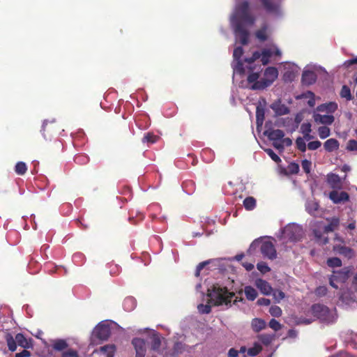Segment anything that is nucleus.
<instances>
[{
  "label": "nucleus",
  "instance_id": "obj_38",
  "mask_svg": "<svg viewBox=\"0 0 357 357\" xmlns=\"http://www.w3.org/2000/svg\"><path fill=\"white\" fill-rule=\"evenodd\" d=\"M340 96L342 98H345L347 100H351L352 98L350 89L347 85H344L342 87L340 91Z\"/></svg>",
  "mask_w": 357,
  "mask_h": 357
},
{
  "label": "nucleus",
  "instance_id": "obj_58",
  "mask_svg": "<svg viewBox=\"0 0 357 357\" xmlns=\"http://www.w3.org/2000/svg\"><path fill=\"white\" fill-rule=\"evenodd\" d=\"M62 357H78V354L76 351L69 350L66 352H64L62 355Z\"/></svg>",
  "mask_w": 357,
  "mask_h": 357
},
{
  "label": "nucleus",
  "instance_id": "obj_53",
  "mask_svg": "<svg viewBox=\"0 0 357 357\" xmlns=\"http://www.w3.org/2000/svg\"><path fill=\"white\" fill-rule=\"evenodd\" d=\"M288 171L290 174H297L299 171V166L298 164L292 162L288 165Z\"/></svg>",
  "mask_w": 357,
  "mask_h": 357
},
{
  "label": "nucleus",
  "instance_id": "obj_26",
  "mask_svg": "<svg viewBox=\"0 0 357 357\" xmlns=\"http://www.w3.org/2000/svg\"><path fill=\"white\" fill-rule=\"evenodd\" d=\"M161 346V338L158 333L154 332L151 336V349L158 351Z\"/></svg>",
  "mask_w": 357,
  "mask_h": 357
},
{
  "label": "nucleus",
  "instance_id": "obj_29",
  "mask_svg": "<svg viewBox=\"0 0 357 357\" xmlns=\"http://www.w3.org/2000/svg\"><path fill=\"white\" fill-rule=\"evenodd\" d=\"M52 346L56 351H62L67 348L68 344L65 340L56 339L52 340Z\"/></svg>",
  "mask_w": 357,
  "mask_h": 357
},
{
  "label": "nucleus",
  "instance_id": "obj_54",
  "mask_svg": "<svg viewBox=\"0 0 357 357\" xmlns=\"http://www.w3.org/2000/svg\"><path fill=\"white\" fill-rule=\"evenodd\" d=\"M347 149L350 151H357V141L350 139L347 143Z\"/></svg>",
  "mask_w": 357,
  "mask_h": 357
},
{
  "label": "nucleus",
  "instance_id": "obj_21",
  "mask_svg": "<svg viewBox=\"0 0 357 357\" xmlns=\"http://www.w3.org/2000/svg\"><path fill=\"white\" fill-rule=\"evenodd\" d=\"M339 146H340L339 142L336 139H334V138L328 139L324 143V147L325 150L327 152H330V153L337 150L339 149Z\"/></svg>",
  "mask_w": 357,
  "mask_h": 357
},
{
  "label": "nucleus",
  "instance_id": "obj_22",
  "mask_svg": "<svg viewBox=\"0 0 357 357\" xmlns=\"http://www.w3.org/2000/svg\"><path fill=\"white\" fill-rule=\"evenodd\" d=\"M334 250L337 253L344 255V257H346L349 259L351 258L354 256L353 250L350 248H348L346 246H342V245L335 246L334 248Z\"/></svg>",
  "mask_w": 357,
  "mask_h": 357
},
{
  "label": "nucleus",
  "instance_id": "obj_25",
  "mask_svg": "<svg viewBox=\"0 0 357 357\" xmlns=\"http://www.w3.org/2000/svg\"><path fill=\"white\" fill-rule=\"evenodd\" d=\"M123 309L126 311L130 312L136 307V301L133 297H127L124 299L123 303Z\"/></svg>",
  "mask_w": 357,
  "mask_h": 357
},
{
  "label": "nucleus",
  "instance_id": "obj_40",
  "mask_svg": "<svg viewBox=\"0 0 357 357\" xmlns=\"http://www.w3.org/2000/svg\"><path fill=\"white\" fill-rule=\"evenodd\" d=\"M327 264L328 266L332 267V268L340 267L342 266V261L337 257H332V258H329L327 260Z\"/></svg>",
  "mask_w": 357,
  "mask_h": 357
},
{
  "label": "nucleus",
  "instance_id": "obj_41",
  "mask_svg": "<svg viewBox=\"0 0 357 357\" xmlns=\"http://www.w3.org/2000/svg\"><path fill=\"white\" fill-rule=\"evenodd\" d=\"M158 139V137L154 135L152 133L148 132L146 133L142 139V142L144 143H155Z\"/></svg>",
  "mask_w": 357,
  "mask_h": 357
},
{
  "label": "nucleus",
  "instance_id": "obj_19",
  "mask_svg": "<svg viewBox=\"0 0 357 357\" xmlns=\"http://www.w3.org/2000/svg\"><path fill=\"white\" fill-rule=\"evenodd\" d=\"M116 349L114 344H107L101 347L97 352L104 357H114Z\"/></svg>",
  "mask_w": 357,
  "mask_h": 357
},
{
  "label": "nucleus",
  "instance_id": "obj_20",
  "mask_svg": "<svg viewBox=\"0 0 357 357\" xmlns=\"http://www.w3.org/2000/svg\"><path fill=\"white\" fill-rule=\"evenodd\" d=\"M267 12L275 15L280 14V6L276 3L270 2L269 0H261Z\"/></svg>",
  "mask_w": 357,
  "mask_h": 357
},
{
  "label": "nucleus",
  "instance_id": "obj_30",
  "mask_svg": "<svg viewBox=\"0 0 357 357\" xmlns=\"http://www.w3.org/2000/svg\"><path fill=\"white\" fill-rule=\"evenodd\" d=\"M264 114V109L260 106H257L256 110V123L257 128L261 127L263 125Z\"/></svg>",
  "mask_w": 357,
  "mask_h": 357
},
{
  "label": "nucleus",
  "instance_id": "obj_24",
  "mask_svg": "<svg viewBox=\"0 0 357 357\" xmlns=\"http://www.w3.org/2000/svg\"><path fill=\"white\" fill-rule=\"evenodd\" d=\"M328 183L330 184L331 188H337L341 185V180L338 175L335 174H331L328 175Z\"/></svg>",
  "mask_w": 357,
  "mask_h": 357
},
{
  "label": "nucleus",
  "instance_id": "obj_16",
  "mask_svg": "<svg viewBox=\"0 0 357 357\" xmlns=\"http://www.w3.org/2000/svg\"><path fill=\"white\" fill-rule=\"evenodd\" d=\"M255 286L264 295H270L273 291V289L270 284L264 280L257 279L255 282Z\"/></svg>",
  "mask_w": 357,
  "mask_h": 357
},
{
  "label": "nucleus",
  "instance_id": "obj_39",
  "mask_svg": "<svg viewBox=\"0 0 357 357\" xmlns=\"http://www.w3.org/2000/svg\"><path fill=\"white\" fill-rule=\"evenodd\" d=\"M338 224L339 220L333 218L328 225L324 226V229L326 232L333 231L337 227Z\"/></svg>",
  "mask_w": 357,
  "mask_h": 357
},
{
  "label": "nucleus",
  "instance_id": "obj_49",
  "mask_svg": "<svg viewBox=\"0 0 357 357\" xmlns=\"http://www.w3.org/2000/svg\"><path fill=\"white\" fill-rule=\"evenodd\" d=\"M89 158L85 155H77L75 157V162L77 164L83 165L87 163Z\"/></svg>",
  "mask_w": 357,
  "mask_h": 357
},
{
  "label": "nucleus",
  "instance_id": "obj_64",
  "mask_svg": "<svg viewBox=\"0 0 357 357\" xmlns=\"http://www.w3.org/2000/svg\"><path fill=\"white\" fill-rule=\"evenodd\" d=\"M238 356V351L231 348L228 351V356L229 357H237Z\"/></svg>",
  "mask_w": 357,
  "mask_h": 357
},
{
  "label": "nucleus",
  "instance_id": "obj_60",
  "mask_svg": "<svg viewBox=\"0 0 357 357\" xmlns=\"http://www.w3.org/2000/svg\"><path fill=\"white\" fill-rule=\"evenodd\" d=\"M270 303H271L270 300L268 298H261L258 299V301H257V304L259 305L268 306L270 305Z\"/></svg>",
  "mask_w": 357,
  "mask_h": 357
},
{
  "label": "nucleus",
  "instance_id": "obj_47",
  "mask_svg": "<svg viewBox=\"0 0 357 357\" xmlns=\"http://www.w3.org/2000/svg\"><path fill=\"white\" fill-rule=\"evenodd\" d=\"M197 309L202 314H208L211 310V307L208 304H199L197 306Z\"/></svg>",
  "mask_w": 357,
  "mask_h": 357
},
{
  "label": "nucleus",
  "instance_id": "obj_32",
  "mask_svg": "<svg viewBox=\"0 0 357 357\" xmlns=\"http://www.w3.org/2000/svg\"><path fill=\"white\" fill-rule=\"evenodd\" d=\"M243 206L246 210L250 211L255 208L256 206V200L252 197H248L243 201Z\"/></svg>",
  "mask_w": 357,
  "mask_h": 357
},
{
  "label": "nucleus",
  "instance_id": "obj_52",
  "mask_svg": "<svg viewBox=\"0 0 357 357\" xmlns=\"http://www.w3.org/2000/svg\"><path fill=\"white\" fill-rule=\"evenodd\" d=\"M311 124L310 123H304L301 126V132L304 135L305 134H309L311 132Z\"/></svg>",
  "mask_w": 357,
  "mask_h": 357
},
{
  "label": "nucleus",
  "instance_id": "obj_9",
  "mask_svg": "<svg viewBox=\"0 0 357 357\" xmlns=\"http://www.w3.org/2000/svg\"><path fill=\"white\" fill-rule=\"evenodd\" d=\"M278 77V71L275 67H268L264 73L263 82L255 85L257 89H266L271 86Z\"/></svg>",
  "mask_w": 357,
  "mask_h": 357
},
{
  "label": "nucleus",
  "instance_id": "obj_18",
  "mask_svg": "<svg viewBox=\"0 0 357 357\" xmlns=\"http://www.w3.org/2000/svg\"><path fill=\"white\" fill-rule=\"evenodd\" d=\"M337 109V104L335 102H330L319 105L317 110L319 112H326L327 114H332Z\"/></svg>",
  "mask_w": 357,
  "mask_h": 357
},
{
  "label": "nucleus",
  "instance_id": "obj_42",
  "mask_svg": "<svg viewBox=\"0 0 357 357\" xmlns=\"http://www.w3.org/2000/svg\"><path fill=\"white\" fill-rule=\"evenodd\" d=\"M282 310L278 305H272L269 309V313L275 317H279L282 315Z\"/></svg>",
  "mask_w": 357,
  "mask_h": 357
},
{
  "label": "nucleus",
  "instance_id": "obj_61",
  "mask_svg": "<svg viewBox=\"0 0 357 357\" xmlns=\"http://www.w3.org/2000/svg\"><path fill=\"white\" fill-rule=\"evenodd\" d=\"M350 344L353 348L357 349V334L352 335L350 340Z\"/></svg>",
  "mask_w": 357,
  "mask_h": 357
},
{
  "label": "nucleus",
  "instance_id": "obj_37",
  "mask_svg": "<svg viewBox=\"0 0 357 357\" xmlns=\"http://www.w3.org/2000/svg\"><path fill=\"white\" fill-rule=\"evenodd\" d=\"M256 37L260 40V41H265L268 36H267V26L264 25L261 29L258 30L256 32Z\"/></svg>",
  "mask_w": 357,
  "mask_h": 357
},
{
  "label": "nucleus",
  "instance_id": "obj_14",
  "mask_svg": "<svg viewBox=\"0 0 357 357\" xmlns=\"http://www.w3.org/2000/svg\"><path fill=\"white\" fill-rule=\"evenodd\" d=\"M340 300L346 306L354 307V304L356 301V297L351 291L347 290L341 292Z\"/></svg>",
  "mask_w": 357,
  "mask_h": 357
},
{
  "label": "nucleus",
  "instance_id": "obj_62",
  "mask_svg": "<svg viewBox=\"0 0 357 357\" xmlns=\"http://www.w3.org/2000/svg\"><path fill=\"white\" fill-rule=\"evenodd\" d=\"M30 356L31 353L26 349H24L22 351L15 354V357H29Z\"/></svg>",
  "mask_w": 357,
  "mask_h": 357
},
{
  "label": "nucleus",
  "instance_id": "obj_1",
  "mask_svg": "<svg viewBox=\"0 0 357 357\" xmlns=\"http://www.w3.org/2000/svg\"><path fill=\"white\" fill-rule=\"evenodd\" d=\"M243 54L241 47H237L234 49L233 53L234 61L231 63L233 68V81L237 75L242 77L248 74L247 82L241 86L248 87L252 90H262L263 89H257L255 85L257 83L263 82L262 79H259L260 73L262 71L261 65L255 63L256 60L261 58V61L264 66L267 65L270 62L271 58L273 56L280 57L282 52L278 47L272 44L269 47H266L261 50V52H255L250 58H245L241 60V58Z\"/></svg>",
  "mask_w": 357,
  "mask_h": 357
},
{
  "label": "nucleus",
  "instance_id": "obj_27",
  "mask_svg": "<svg viewBox=\"0 0 357 357\" xmlns=\"http://www.w3.org/2000/svg\"><path fill=\"white\" fill-rule=\"evenodd\" d=\"M306 211L311 215H315L319 208V204L315 200H308L305 204Z\"/></svg>",
  "mask_w": 357,
  "mask_h": 357
},
{
  "label": "nucleus",
  "instance_id": "obj_10",
  "mask_svg": "<svg viewBox=\"0 0 357 357\" xmlns=\"http://www.w3.org/2000/svg\"><path fill=\"white\" fill-rule=\"evenodd\" d=\"M349 278L347 271H334L329 278V283L335 289L342 288V285Z\"/></svg>",
  "mask_w": 357,
  "mask_h": 357
},
{
  "label": "nucleus",
  "instance_id": "obj_4",
  "mask_svg": "<svg viewBox=\"0 0 357 357\" xmlns=\"http://www.w3.org/2000/svg\"><path fill=\"white\" fill-rule=\"evenodd\" d=\"M117 329L123 331V328L114 321H102L94 328L92 335L98 340H107L114 331Z\"/></svg>",
  "mask_w": 357,
  "mask_h": 357
},
{
  "label": "nucleus",
  "instance_id": "obj_44",
  "mask_svg": "<svg viewBox=\"0 0 357 357\" xmlns=\"http://www.w3.org/2000/svg\"><path fill=\"white\" fill-rule=\"evenodd\" d=\"M271 294L276 302H280L285 296L284 293L281 290H273Z\"/></svg>",
  "mask_w": 357,
  "mask_h": 357
},
{
  "label": "nucleus",
  "instance_id": "obj_56",
  "mask_svg": "<svg viewBox=\"0 0 357 357\" xmlns=\"http://www.w3.org/2000/svg\"><path fill=\"white\" fill-rule=\"evenodd\" d=\"M273 146L280 151H282L284 150L282 139L273 141Z\"/></svg>",
  "mask_w": 357,
  "mask_h": 357
},
{
  "label": "nucleus",
  "instance_id": "obj_31",
  "mask_svg": "<svg viewBox=\"0 0 357 357\" xmlns=\"http://www.w3.org/2000/svg\"><path fill=\"white\" fill-rule=\"evenodd\" d=\"M274 334H261L258 335V339L265 345L271 344L275 339Z\"/></svg>",
  "mask_w": 357,
  "mask_h": 357
},
{
  "label": "nucleus",
  "instance_id": "obj_13",
  "mask_svg": "<svg viewBox=\"0 0 357 357\" xmlns=\"http://www.w3.org/2000/svg\"><path fill=\"white\" fill-rule=\"evenodd\" d=\"M313 119L317 123L323 124L326 126L331 125L335 120L334 116L332 114H321L319 113H314L313 114Z\"/></svg>",
  "mask_w": 357,
  "mask_h": 357
},
{
  "label": "nucleus",
  "instance_id": "obj_46",
  "mask_svg": "<svg viewBox=\"0 0 357 357\" xmlns=\"http://www.w3.org/2000/svg\"><path fill=\"white\" fill-rule=\"evenodd\" d=\"M268 325L269 327L271 328L275 331H278L282 328V325L280 324V323L275 319H271Z\"/></svg>",
  "mask_w": 357,
  "mask_h": 357
},
{
  "label": "nucleus",
  "instance_id": "obj_57",
  "mask_svg": "<svg viewBox=\"0 0 357 357\" xmlns=\"http://www.w3.org/2000/svg\"><path fill=\"white\" fill-rule=\"evenodd\" d=\"M208 264V261H204L202 263H199L197 268L195 271V275L198 277L199 275L200 271L204 268V267Z\"/></svg>",
  "mask_w": 357,
  "mask_h": 357
},
{
  "label": "nucleus",
  "instance_id": "obj_6",
  "mask_svg": "<svg viewBox=\"0 0 357 357\" xmlns=\"http://www.w3.org/2000/svg\"><path fill=\"white\" fill-rule=\"evenodd\" d=\"M312 312L314 317L322 323L333 324L337 318L336 309L335 307L330 309L327 306L321 304H314L312 307Z\"/></svg>",
  "mask_w": 357,
  "mask_h": 357
},
{
  "label": "nucleus",
  "instance_id": "obj_48",
  "mask_svg": "<svg viewBox=\"0 0 357 357\" xmlns=\"http://www.w3.org/2000/svg\"><path fill=\"white\" fill-rule=\"evenodd\" d=\"M321 146V142L318 140H315V141L310 142L307 144V149L310 151H315V150L318 149L319 148H320Z\"/></svg>",
  "mask_w": 357,
  "mask_h": 357
},
{
  "label": "nucleus",
  "instance_id": "obj_8",
  "mask_svg": "<svg viewBox=\"0 0 357 357\" xmlns=\"http://www.w3.org/2000/svg\"><path fill=\"white\" fill-rule=\"evenodd\" d=\"M8 349L13 352L16 351L17 346H20L24 349L31 348L33 344L31 339H27L22 333H17L13 337L10 333H7L5 337Z\"/></svg>",
  "mask_w": 357,
  "mask_h": 357
},
{
  "label": "nucleus",
  "instance_id": "obj_28",
  "mask_svg": "<svg viewBox=\"0 0 357 357\" xmlns=\"http://www.w3.org/2000/svg\"><path fill=\"white\" fill-rule=\"evenodd\" d=\"M245 296L249 301H255L257 297V290L251 286H246L244 289Z\"/></svg>",
  "mask_w": 357,
  "mask_h": 357
},
{
  "label": "nucleus",
  "instance_id": "obj_34",
  "mask_svg": "<svg viewBox=\"0 0 357 357\" xmlns=\"http://www.w3.org/2000/svg\"><path fill=\"white\" fill-rule=\"evenodd\" d=\"M27 171V167L25 162H18L15 165V172L18 175H24Z\"/></svg>",
  "mask_w": 357,
  "mask_h": 357
},
{
  "label": "nucleus",
  "instance_id": "obj_15",
  "mask_svg": "<svg viewBox=\"0 0 357 357\" xmlns=\"http://www.w3.org/2000/svg\"><path fill=\"white\" fill-rule=\"evenodd\" d=\"M349 195L346 192L333 190L329 193V198L334 204L345 202L349 199Z\"/></svg>",
  "mask_w": 357,
  "mask_h": 357
},
{
  "label": "nucleus",
  "instance_id": "obj_55",
  "mask_svg": "<svg viewBox=\"0 0 357 357\" xmlns=\"http://www.w3.org/2000/svg\"><path fill=\"white\" fill-rule=\"evenodd\" d=\"M327 288L325 286H320L317 287L315 290V293L319 296H324L327 293Z\"/></svg>",
  "mask_w": 357,
  "mask_h": 357
},
{
  "label": "nucleus",
  "instance_id": "obj_3",
  "mask_svg": "<svg viewBox=\"0 0 357 357\" xmlns=\"http://www.w3.org/2000/svg\"><path fill=\"white\" fill-rule=\"evenodd\" d=\"M207 297L210 303L214 305L231 306V300L234 296L233 292L229 291L226 287L218 284L213 285L207 289Z\"/></svg>",
  "mask_w": 357,
  "mask_h": 357
},
{
  "label": "nucleus",
  "instance_id": "obj_45",
  "mask_svg": "<svg viewBox=\"0 0 357 357\" xmlns=\"http://www.w3.org/2000/svg\"><path fill=\"white\" fill-rule=\"evenodd\" d=\"M303 97L309 98L307 101V104L310 107H314L315 105L314 95L311 91H307L305 94H303Z\"/></svg>",
  "mask_w": 357,
  "mask_h": 357
},
{
  "label": "nucleus",
  "instance_id": "obj_17",
  "mask_svg": "<svg viewBox=\"0 0 357 357\" xmlns=\"http://www.w3.org/2000/svg\"><path fill=\"white\" fill-rule=\"evenodd\" d=\"M264 135L266 136L268 138V139L272 142L282 139V138H283L284 136V132L279 129H267L264 130Z\"/></svg>",
  "mask_w": 357,
  "mask_h": 357
},
{
  "label": "nucleus",
  "instance_id": "obj_63",
  "mask_svg": "<svg viewBox=\"0 0 357 357\" xmlns=\"http://www.w3.org/2000/svg\"><path fill=\"white\" fill-rule=\"evenodd\" d=\"M282 143L283 147L284 148V146H291L292 144V141L289 137H287V138L283 137V138H282Z\"/></svg>",
  "mask_w": 357,
  "mask_h": 357
},
{
  "label": "nucleus",
  "instance_id": "obj_43",
  "mask_svg": "<svg viewBox=\"0 0 357 357\" xmlns=\"http://www.w3.org/2000/svg\"><path fill=\"white\" fill-rule=\"evenodd\" d=\"M257 268L261 273H266L271 271L268 264L264 261L259 262L257 264Z\"/></svg>",
  "mask_w": 357,
  "mask_h": 357
},
{
  "label": "nucleus",
  "instance_id": "obj_2",
  "mask_svg": "<svg viewBox=\"0 0 357 357\" xmlns=\"http://www.w3.org/2000/svg\"><path fill=\"white\" fill-rule=\"evenodd\" d=\"M255 22V19L249 10L248 2L236 1L234 10L230 17V24L236 40H239L242 45H246L249 38L248 28L252 26Z\"/></svg>",
  "mask_w": 357,
  "mask_h": 357
},
{
  "label": "nucleus",
  "instance_id": "obj_35",
  "mask_svg": "<svg viewBox=\"0 0 357 357\" xmlns=\"http://www.w3.org/2000/svg\"><path fill=\"white\" fill-rule=\"evenodd\" d=\"M318 134L319 137L324 139L331 135V130L327 126H321L318 128Z\"/></svg>",
  "mask_w": 357,
  "mask_h": 357
},
{
  "label": "nucleus",
  "instance_id": "obj_12",
  "mask_svg": "<svg viewBox=\"0 0 357 357\" xmlns=\"http://www.w3.org/2000/svg\"><path fill=\"white\" fill-rule=\"evenodd\" d=\"M317 75L314 70L310 68H305L302 74V83L305 85H312L317 80Z\"/></svg>",
  "mask_w": 357,
  "mask_h": 357
},
{
  "label": "nucleus",
  "instance_id": "obj_7",
  "mask_svg": "<svg viewBox=\"0 0 357 357\" xmlns=\"http://www.w3.org/2000/svg\"><path fill=\"white\" fill-rule=\"evenodd\" d=\"M259 247L263 256L271 260L277 257V252L274 245L270 241L264 240L261 238L255 239L250 245L249 252H252L257 248Z\"/></svg>",
  "mask_w": 357,
  "mask_h": 357
},
{
  "label": "nucleus",
  "instance_id": "obj_5",
  "mask_svg": "<svg viewBox=\"0 0 357 357\" xmlns=\"http://www.w3.org/2000/svg\"><path fill=\"white\" fill-rule=\"evenodd\" d=\"M304 235L303 227L296 223H289L280 231L278 237L284 242L300 241Z\"/></svg>",
  "mask_w": 357,
  "mask_h": 357
},
{
  "label": "nucleus",
  "instance_id": "obj_50",
  "mask_svg": "<svg viewBox=\"0 0 357 357\" xmlns=\"http://www.w3.org/2000/svg\"><path fill=\"white\" fill-rule=\"evenodd\" d=\"M265 151L274 162H279L281 161L280 157L272 149H266Z\"/></svg>",
  "mask_w": 357,
  "mask_h": 357
},
{
  "label": "nucleus",
  "instance_id": "obj_11",
  "mask_svg": "<svg viewBox=\"0 0 357 357\" xmlns=\"http://www.w3.org/2000/svg\"><path fill=\"white\" fill-rule=\"evenodd\" d=\"M132 344L135 350V357H145L146 346L144 340L138 337L133 338Z\"/></svg>",
  "mask_w": 357,
  "mask_h": 357
},
{
  "label": "nucleus",
  "instance_id": "obj_59",
  "mask_svg": "<svg viewBox=\"0 0 357 357\" xmlns=\"http://www.w3.org/2000/svg\"><path fill=\"white\" fill-rule=\"evenodd\" d=\"M353 64H357V56L349 60H347L344 62L343 66L345 68H349Z\"/></svg>",
  "mask_w": 357,
  "mask_h": 357
},
{
  "label": "nucleus",
  "instance_id": "obj_23",
  "mask_svg": "<svg viewBox=\"0 0 357 357\" xmlns=\"http://www.w3.org/2000/svg\"><path fill=\"white\" fill-rule=\"evenodd\" d=\"M266 321L264 319L255 318L252 320L251 326L255 332H259L266 327Z\"/></svg>",
  "mask_w": 357,
  "mask_h": 357
},
{
  "label": "nucleus",
  "instance_id": "obj_33",
  "mask_svg": "<svg viewBox=\"0 0 357 357\" xmlns=\"http://www.w3.org/2000/svg\"><path fill=\"white\" fill-rule=\"evenodd\" d=\"M262 349L259 343L255 342L254 345L249 348L247 351L248 355L250 356H257Z\"/></svg>",
  "mask_w": 357,
  "mask_h": 357
},
{
  "label": "nucleus",
  "instance_id": "obj_36",
  "mask_svg": "<svg viewBox=\"0 0 357 357\" xmlns=\"http://www.w3.org/2000/svg\"><path fill=\"white\" fill-rule=\"evenodd\" d=\"M296 145L298 149L303 153L305 152L307 149V145H306L305 140L301 137H298L296 139Z\"/></svg>",
  "mask_w": 357,
  "mask_h": 357
},
{
  "label": "nucleus",
  "instance_id": "obj_51",
  "mask_svg": "<svg viewBox=\"0 0 357 357\" xmlns=\"http://www.w3.org/2000/svg\"><path fill=\"white\" fill-rule=\"evenodd\" d=\"M312 162L308 160H303L301 162V166L303 171L308 174L310 172Z\"/></svg>",
  "mask_w": 357,
  "mask_h": 357
}]
</instances>
